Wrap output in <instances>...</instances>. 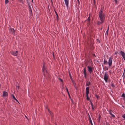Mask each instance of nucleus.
I'll use <instances>...</instances> for the list:
<instances>
[{"label": "nucleus", "mask_w": 125, "mask_h": 125, "mask_svg": "<svg viewBox=\"0 0 125 125\" xmlns=\"http://www.w3.org/2000/svg\"><path fill=\"white\" fill-rule=\"evenodd\" d=\"M103 11L104 8L102 9V7L101 10L99 12V17L100 20L101 21H102L104 22L105 15L104 13L103 14Z\"/></svg>", "instance_id": "obj_1"}, {"label": "nucleus", "mask_w": 125, "mask_h": 125, "mask_svg": "<svg viewBox=\"0 0 125 125\" xmlns=\"http://www.w3.org/2000/svg\"><path fill=\"white\" fill-rule=\"evenodd\" d=\"M112 63V60L111 57H110L108 62L105 59L104 60V64H107L108 63L109 65V68H110L111 66Z\"/></svg>", "instance_id": "obj_2"}, {"label": "nucleus", "mask_w": 125, "mask_h": 125, "mask_svg": "<svg viewBox=\"0 0 125 125\" xmlns=\"http://www.w3.org/2000/svg\"><path fill=\"white\" fill-rule=\"evenodd\" d=\"M27 0V2L28 3V5L29 6V13H30V16H32L33 14H32V10L31 9V7L30 5V2H29L28 1V0Z\"/></svg>", "instance_id": "obj_3"}, {"label": "nucleus", "mask_w": 125, "mask_h": 125, "mask_svg": "<svg viewBox=\"0 0 125 125\" xmlns=\"http://www.w3.org/2000/svg\"><path fill=\"white\" fill-rule=\"evenodd\" d=\"M45 63L44 62L42 68V73L44 76H45V71L46 72H47V70L46 69V68L45 66Z\"/></svg>", "instance_id": "obj_4"}, {"label": "nucleus", "mask_w": 125, "mask_h": 125, "mask_svg": "<svg viewBox=\"0 0 125 125\" xmlns=\"http://www.w3.org/2000/svg\"><path fill=\"white\" fill-rule=\"evenodd\" d=\"M108 74H107L106 72L105 73L104 77V79L106 83H107L108 82Z\"/></svg>", "instance_id": "obj_5"}, {"label": "nucleus", "mask_w": 125, "mask_h": 125, "mask_svg": "<svg viewBox=\"0 0 125 125\" xmlns=\"http://www.w3.org/2000/svg\"><path fill=\"white\" fill-rule=\"evenodd\" d=\"M88 68V71L90 73V74H91L93 72V70L94 68H92L91 67L88 66L87 67Z\"/></svg>", "instance_id": "obj_6"}, {"label": "nucleus", "mask_w": 125, "mask_h": 125, "mask_svg": "<svg viewBox=\"0 0 125 125\" xmlns=\"http://www.w3.org/2000/svg\"><path fill=\"white\" fill-rule=\"evenodd\" d=\"M120 54L123 57V58L124 60H125V53L123 51H121L120 52Z\"/></svg>", "instance_id": "obj_7"}, {"label": "nucleus", "mask_w": 125, "mask_h": 125, "mask_svg": "<svg viewBox=\"0 0 125 125\" xmlns=\"http://www.w3.org/2000/svg\"><path fill=\"white\" fill-rule=\"evenodd\" d=\"M83 73H84V77L86 79L87 78V75H86V67H85L84 69V71Z\"/></svg>", "instance_id": "obj_8"}, {"label": "nucleus", "mask_w": 125, "mask_h": 125, "mask_svg": "<svg viewBox=\"0 0 125 125\" xmlns=\"http://www.w3.org/2000/svg\"><path fill=\"white\" fill-rule=\"evenodd\" d=\"M2 96L3 97H6L8 96V94L7 92L3 91V93Z\"/></svg>", "instance_id": "obj_9"}, {"label": "nucleus", "mask_w": 125, "mask_h": 125, "mask_svg": "<svg viewBox=\"0 0 125 125\" xmlns=\"http://www.w3.org/2000/svg\"><path fill=\"white\" fill-rule=\"evenodd\" d=\"M18 51H12L11 52V53L14 56H16L18 54Z\"/></svg>", "instance_id": "obj_10"}, {"label": "nucleus", "mask_w": 125, "mask_h": 125, "mask_svg": "<svg viewBox=\"0 0 125 125\" xmlns=\"http://www.w3.org/2000/svg\"><path fill=\"white\" fill-rule=\"evenodd\" d=\"M86 96H88L89 93V87H87L86 88Z\"/></svg>", "instance_id": "obj_11"}, {"label": "nucleus", "mask_w": 125, "mask_h": 125, "mask_svg": "<svg viewBox=\"0 0 125 125\" xmlns=\"http://www.w3.org/2000/svg\"><path fill=\"white\" fill-rule=\"evenodd\" d=\"M112 111V110H110L109 111V114L111 115L114 118L115 117V116L114 115H113L111 113Z\"/></svg>", "instance_id": "obj_12"}, {"label": "nucleus", "mask_w": 125, "mask_h": 125, "mask_svg": "<svg viewBox=\"0 0 125 125\" xmlns=\"http://www.w3.org/2000/svg\"><path fill=\"white\" fill-rule=\"evenodd\" d=\"M65 4L66 5V6L67 8L68 7V0H64Z\"/></svg>", "instance_id": "obj_13"}, {"label": "nucleus", "mask_w": 125, "mask_h": 125, "mask_svg": "<svg viewBox=\"0 0 125 125\" xmlns=\"http://www.w3.org/2000/svg\"><path fill=\"white\" fill-rule=\"evenodd\" d=\"M10 30L11 31V33L12 34L14 35V34L15 30L13 28L10 29Z\"/></svg>", "instance_id": "obj_14"}, {"label": "nucleus", "mask_w": 125, "mask_h": 125, "mask_svg": "<svg viewBox=\"0 0 125 125\" xmlns=\"http://www.w3.org/2000/svg\"><path fill=\"white\" fill-rule=\"evenodd\" d=\"M91 83L89 81L88 82V81H87L86 83V86H89V85H91Z\"/></svg>", "instance_id": "obj_15"}, {"label": "nucleus", "mask_w": 125, "mask_h": 125, "mask_svg": "<svg viewBox=\"0 0 125 125\" xmlns=\"http://www.w3.org/2000/svg\"><path fill=\"white\" fill-rule=\"evenodd\" d=\"M104 22L102 21H98L97 23V24L98 25H100L101 24H102Z\"/></svg>", "instance_id": "obj_16"}, {"label": "nucleus", "mask_w": 125, "mask_h": 125, "mask_svg": "<svg viewBox=\"0 0 125 125\" xmlns=\"http://www.w3.org/2000/svg\"><path fill=\"white\" fill-rule=\"evenodd\" d=\"M87 21L89 22L88 24L90 25V16L88 17V19L87 20Z\"/></svg>", "instance_id": "obj_17"}, {"label": "nucleus", "mask_w": 125, "mask_h": 125, "mask_svg": "<svg viewBox=\"0 0 125 125\" xmlns=\"http://www.w3.org/2000/svg\"><path fill=\"white\" fill-rule=\"evenodd\" d=\"M54 11H55V12L56 14V16H57L56 18L57 19V21H58V17H59L58 15L57 12H56V10H54Z\"/></svg>", "instance_id": "obj_18"}, {"label": "nucleus", "mask_w": 125, "mask_h": 125, "mask_svg": "<svg viewBox=\"0 0 125 125\" xmlns=\"http://www.w3.org/2000/svg\"><path fill=\"white\" fill-rule=\"evenodd\" d=\"M121 97H123V100H125V94L124 93H123L122 94Z\"/></svg>", "instance_id": "obj_19"}, {"label": "nucleus", "mask_w": 125, "mask_h": 125, "mask_svg": "<svg viewBox=\"0 0 125 125\" xmlns=\"http://www.w3.org/2000/svg\"><path fill=\"white\" fill-rule=\"evenodd\" d=\"M111 86L113 87V88H114L115 87V85H114L113 83V81H112L111 82Z\"/></svg>", "instance_id": "obj_20"}, {"label": "nucleus", "mask_w": 125, "mask_h": 125, "mask_svg": "<svg viewBox=\"0 0 125 125\" xmlns=\"http://www.w3.org/2000/svg\"><path fill=\"white\" fill-rule=\"evenodd\" d=\"M12 98H13L17 102L19 103V102L15 98V97L14 96V95H13L12 94Z\"/></svg>", "instance_id": "obj_21"}, {"label": "nucleus", "mask_w": 125, "mask_h": 125, "mask_svg": "<svg viewBox=\"0 0 125 125\" xmlns=\"http://www.w3.org/2000/svg\"><path fill=\"white\" fill-rule=\"evenodd\" d=\"M69 75L70 76V79H71L72 78L71 75L70 73V71H69Z\"/></svg>", "instance_id": "obj_22"}, {"label": "nucleus", "mask_w": 125, "mask_h": 125, "mask_svg": "<svg viewBox=\"0 0 125 125\" xmlns=\"http://www.w3.org/2000/svg\"><path fill=\"white\" fill-rule=\"evenodd\" d=\"M9 2L8 0H5V4H7Z\"/></svg>", "instance_id": "obj_23"}, {"label": "nucleus", "mask_w": 125, "mask_h": 125, "mask_svg": "<svg viewBox=\"0 0 125 125\" xmlns=\"http://www.w3.org/2000/svg\"><path fill=\"white\" fill-rule=\"evenodd\" d=\"M86 96V97H87V98H86V99H87L88 100V101H91L90 100V98H89V97H88V95L87 96Z\"/></svg>", "instance_id": "obj_24"}, {"label": "nucleus", "mask_w": 125, "mask_h": 125, "mask_svg": "<svg viewBox=\"0 0 125 125\" xmlns=\"http://www.w3.org/2000/svg\"><path fill=\"white\" fill-rule=\"evenodd\" d=\"M95 96L97 98V99H98V98H99V95H97L96 94L95 95Z\"/></svg>", "instance_id": "obj_25"}, {"label": "nucleus", "mask_w": 125, "mask_h": 125, "mask_svg": "<svg viewBox=\"0 0 125 125\" xmlns=\"http://www.w3.org/2000/svg\"><path fill=\"white\" fill-rule=\"evenodd\" d=\"M58 79H59V80H60V81L62 82L63 83V80L62 79H61V78H58Z\"/></svg>", "instance_id": "obj_26"}, {"label": "nucleus", "mask_w": 125, "mask_h": 125, "mask_svg": "<svg viewBox=\"0 0 125 125\" xmlns=\"http://www.w3.org/2000/svg\"><path fill=\"white\" fill-rule=\"evenodd\" d=\"M73 86H74V87L76 86V84L75 82L73 83Z\"/></svg>", "instance_id": "obj_27"}, {"label": "nucleus", "mask_w": 125, "mask_h": 125, "mask_svg": "<svg viewBox=\"0 0 125 125\" xmlns=\"http://www.w3.org/2000/svg\"><path fill=\"white\" fill-rule=\"evenodd\" d=\"M88 115H89V121H91L92 120L91 119V118L89 114H88Z\"/></svg>", "instance_id": "obj_28"}, {"label": "nucleus", "mask_w": 125, "mask_h": 125, "mask_svg": "<svg viewBox=\"0 0 125 125\" xmlns=\"http://www.w3.org/2000/svg\"><path fill=\"white\" fill-rule=\"evenodd\" d=\"M71 79L72 82H73V83L75 82V81H74L73 80V78Z\"/></svg>", "instance_id": "obj_29"}, {"label": "nucleus", "mask_w": 125, "mask_h": 125, "mask_svg": "<svg viewBox=\"0 0 125 125\" xmlns=\"http://www.w3.org/2000/svg\"><path fill=\"white\" fill-rule=\"evenodd\" d=\"M101 118V116L100 115H99V118H98V120H99L100 121V119Z\"/></svg>", "instance_id": "obj_30"}, {"label": "nucleus", "mask_w": 125, "mask_h": 125, "mask_svg": "<svg viewBox=\"0 0 125 125\" xmlns=\"http://www.w3.org/2000/svg\"><path fill=\"white\" fill-rule=\"evenodd\" d=\"M68 95H69V97L70 99H71V96H70V94H69V93H68Z\"/></svg>", "instance_id": "obj_31"}, {"label": "nucleus", "mask_w": 125, "mask_h": 125, "mask_svg": "<svg viewBox=\"0 0 125 125\" xmlns=\"http://www.w3.org/2000/svg\"><path fill=\"white\" fill-rule=\"evenodd\" d=\"M122 117L123 118L125 119V114H124V115H123Z\"/></svg>", "instance_id": "obj_32"}, {"label": "nucleus", "mask_w": 125, "mask_h": 125, "mask_svg": "<svg viewBox=\"0 0 125 125\" xmlns=\"http://www.w3.org/2000/svg\"><path fill=\"white\" fill-rule=\"evenodd\" d=\"M90 102L91 104V106H93L94 105L93 103H92V102H91V101H90Z\"/></svg>", "instance_id": "obj_33"}, {"label": "nucleus", "mask_w": 125, "mask_h": 125, "mask_svg": "<svg viewBox=\"0 0 125 125\" xmlns=\"http://www.w3.org/2000/svg\"><path fill=\"white\" fill-rule=\"evenodd\" d=\"M89 121L91 125H93L92 123V121L91 120V121Z\"/></svg>", "instance_id": "obj_34"}, {"label": "nucleus", "mask_w": 125, "mask_h": 125, "mask_svg": "<svg viewBox=\"0 0 125 125\" xmlns=\"http://www.w3.org/2000/svg\"><path fill=\"white\" fill-rule=\"evenodd\" d=\"M97 41L99 42V43H100V40L98 39H97Z\"/></svg>", "instance_id": "obj_35"}, {"label": "nucleus", "mask_w": 125, "mask_h": 125, "mask_svg": "<svg viewBox=\"0 0 125 125\" xmlns=\"http://www.w3.org/2000/svg\"><path fill=\"white\" fill-rule=\"evenodd\" d=\"M92 110H94V105H93V106H92Z\"/></svg>", "instance_id": "obj_36"}, {"label": "nucleus", "mask_w": 125, "mask_h": 125, "mask_svg": "<svg viewBox=\"0 0 125 125\" xmlns=\"http://www.w3.org/2000/svg\"><path fill=\"white\" fill-rule=\"evenodd\" d=\"M66 87V91H67V92L68 93H69V92L68 91V88H67Z\"/></svg>", "instance_id": "obj_37"}, {"label": "nucleus", "mask_w": 125, "mask_h": 125, "mask_svg": "<svg viewBox=\"0 0 125 125\" xmlns=\"http://www.w3.org/2000/svg\"><path fill=\"white\" fill-rule=\"evenodd\" d=\"M108 30H107L106 31V35H107V36H108Z\"/></svg>", "instance_id": "obj_38"}, {"label": "nucleus", "mask_w": 125, "mask_h": 125, "mask_svg": "<svg viewBox=\"0 0 125 125\" xmlns=\"http://www.w3.org/2000/svg\"><path fill=\"white\" fill-rule=\"evenodd\" d=\"M93 2H94V5L95 6V5H96V4H95L96 1H93Z\"/></svg>", "instance_id": "obj_39"}, {"label": "nucleus", "mask_w": 125, "mask_h": 125, "mask_svg": "<svg viewBox=\"0 0 125 125\" xmlns=\"http://www.w3.org/2000/svg\"><path fill=\"white\" fill-rule=\"evenodd\" d=\"M118 52L117 51H115V54H117V53H118Z\"/></svg>", "instance_id": "obj_40"}, {"label": "nucleus", "mask_w": 125, "mask_h": 125, "mask_svg": "<svg viewBox=\"0 0 125 125\" xmlns=\"http://www.w3.org/2000/svg\"><path fill=\"white\" fill-rule=\"evenodd\" d=\"M71 101L72 102V103L73 104V100L72 99V98H71Z\"/></svg>", "instance_id": "obj_41"}, {"label": "nucleus", "mask_w": 125, "mask_h": 125, "mask_svg": "<svg viewBox=\"0 0 125 125\" xmlns=\"http://www.w3.org/2000/svg\"><path fill=\"white\" fill-rule=\"evenodd\" d=\"M109 26L108 25V28H107V30H109Z\"/></svg>", "instance_id": "obj_42"}, {"label": "nucleus", "mask_w": 125, "mask_h": 125, "mask_svg": "<svg viewBox=\"0 0 125 125\" xmlns=\"http://www.w3.org/2000/svg\"><path fill=\"white\" fill-rule=\"evenodd\" d=\"M105 68L106 70H108V68L107 67H105Z\"/></svg>", "instance_id": "obj_43"}, {"label": "nucleus", "mask_w": 125, "mask_h": 125, "mask_svg": "<svg viewBox=\"0 0 125 125\" xmlns=\"http://www.w3.org/2000/svg\"><path fill=\"white\" fill-rule=\"evenodd\" d=\"M115 2L116 3H117V0H115Z\"/></svg>", "instance_id": "obj_44"}, {"label": "nucleus", "mask_w": 125, "mask_h": 125, "mask_svg": "<svg viewBox=\"0 0 125 125\" xmlns=\"http://www.w3.org/2000/svg\"><path fill=\"white\" fill-rule=\"evenodd\" d=\"M77 0V1L78 2L79 4H80V1H79V0Z\"/></svg>", "instance_id": "obj_45"}, {"label": "nucleus", "mask_w": 125, "mask_h": 125, "mask_svg": "<svg viewBox=\"0 0 125 125\" xmlns=\"http://www.w3.org/2000/svg\"><path fill=\"white\" fill-rule=\"evenodd\" d=\"M75 88L76 90L77 89V86H76L75 87H74Z\"/></svg>", "instance_id": "obj_46"}, {"label": "nucleus", "mask_w": 125, "mask_h": 125, "mask_svg": "<svg viewBox=\"0 0 125 125\" xmlns=\"http://www.w3.org/2000/svg\"><path fill=\"white\" fill-rule=\"evenodd\" d=\"M122 107L124 108H125V106H123V105H122Z\"/></svg>", "instance_id": "obj_47"}, {"label": "nucleus", "mask_w": 125, "mask_h": 125, "mask_svg": "<svg viewBox=\"0 0 125 125\" xmlns=\"http://www.w3.org/2000/svg\"><path fill=\"white\" fill-rule=\"evenodd\" d=\"M52 54H53V57L54 58V53H53V52H52Z\"/></svg>", "instance_id": "obj_48"}, {"label": "nucleus", "mask_w": 125, "mask_h": 125, "mask_svg": "<svg viewBox=\"0 0 125 125\" xmlns=\"http://www.w3.org/2000/svg\"><path fill=\"white\" fill-rule=\"evenodd\" d=\"M17 87L18 88V89H19V88H20V86H17Z\"/></svg>", "instance_id": "obj_49"}, {"label": "nucleus", "mask_w": 125, "mask_h": 125, "mask_svg": "<svg viewBox=\"0 0 125 125\" xmlns=\"http://www.w3.org/2000/svg\"><path fill=\"white\" fill-rule=\"evenodd\" d=\"M93 56H95V57H96V56H95V55L94 54H93Z\"/></svg>", "instance_id": "obj_50"}, {"label": "nucleus", "mask_w": 125, "mask_h": 125, "mask_svg": "<svg viewBox=\"0 0 125 125\" xmlns=\"http://www.w3.org/2000/svg\"><path fill=\"white\" fill-rule=\"evenodd\" d=\"M46 108L47 109H47H48V107H47V106H46ZM48 112H49L50 111L48 109Z\"/></svg>", "instance_id": "obj_51"}, {"label": "nucleus", "mask_w": 125, "mask_h": 125, "mask_svg": "<svg viewBox=\"0 0 125 125\" xmlns=\"http://www.w3.org/2000/svg\"><path fill=\"white\" fill-rule=\"evenodd\" d=\"M22 0H20V2H21V1Z\"/></svg>", "instance_id": "obj_52"}, {"label": "nucleus", "mask_w": 125, "mask_h": 125, "mask_svg": "<svg viewBox=\"0 0 125 125\" xmlns=\"http://www.w3.org/2000/svg\"><path fill=\"white\" fill-rule=\"evenodd\" d=\"M107 123V124H106V125H109V124L108 123Z\"/></svg>", "instance_id": "obj_53"}, {"label": "nucleus", "mask_w": 125, "mask_h": 125, "mask_svg": "<svg viewBox=\"0 0 125 125\" xmlns=\"http://www.w3.org/2000/svg\"><path fill=\"white\" fill-rule=\"evenodd\" d=\"M101 65H102V67H103V64H101Z\"/></svg>", "instance_id": "obj_54"}, {"label": "nucleus", "mask_w": 125, "mask_h": 125, "mask_svg": "<svg viewBox=\"0 0 125 125\" xmlns=\"http://www.w3.org/2000/svg\"><path fill=\"white\" fill-rule=\"evenodd\" d=\"M124 73H123V76L124 75Z\"/></svg>", "instance_id": "obj_55"}, {"label": "nucleus", "mask_w": 125, "mask_h": 125, "mask_svg": "<svg viewBox=\"0 0 125 125\" xmlns=\"http://www.w3.org/2000/svg\"><path fill=\"white\" fill-rule=\"evenodd\" d=\"M123 76H124V77H123L124 78L125 77V75H124Z\"/></svg>", "instance_id": "obj_56"}, {"label": "nucleus", "mask_w": 125, "mask_h": 125, "mask_svg": "<svg viewBox=\"0 0 125 125\" xmlns=\"http://www.w3.org/2000/svg\"><path fill=\"white\" fill-rule=\"evenodd\" d=\"M102 28H101V30H102Z\"/></svg>", "instance_id": "obj_57"}, {"label": "nucleus", "mask_w": 125, "mask_h": 125, "mask_svg": "<svg viewBox=\"0 0 125 125\" xmlns=\"http://www.w3.org/2000/svg\"><path fill=\"white\" fill-rule=\"evenodd\" d=\"M93 1H95V0H93Z\"/></svg>", "instance_id": "obj_58"}, {"label": "nucleus", "mask_w": 125, "mask_h": 125, "mask_svg": "<svg viewBox=\"0 0 125 125\" xmlns=\"http://www.w3.org/2000/svg\"><path fill=\"white\" fill-rule=\"evenodd\" d=\"M32 2H33V0H32Z\"/></svg>", "instance_id": "obj_59"}, {"label": "nucleus", "mask_w": 125, "mask_h": 125, "mask_svg": "<svg viewBox=\"0 0 125 125\" xmlns=\"http://www.w3.org/2000/svg\"><path fill=\"white\" fill-rule=\"evenodd\" d=\"M51 2H52V0H51Z\"/></svg>", "instance_id": "obj_60"}, {"label": "nucleus", "mask_w": 125, "mask_h": 125, "mask_svg": "<svg viewBox=\"0 0 125 125\" xmlns=\"http://www.w3.org/2000/svg\"><path fill=\"white\" fill-rule=\"evenodd\" d=\"M32 6V8L33 9V7H32V6Z\"/></svg>", "instance_id": "obj_61"}, {"label": "nucleus", "mask_w": 125, "mask_h": 125, "mask_svg": "<svg viewBox=\"0 0 125 125\" xmlns=\"http://www.w3.org/2000/svg\"><path fill=\"white\" fill-rule=\"evenodd\" d=\"M105 34V36H106V34Z\"/></svg>", "instance_id": "obj_62"}, {"label": "nucleus", "mask_w": 125, "mask_h": 125, "mask_svg": "<svg viewBox=\"0 0 125 125\" xmlns=\"http://www.w3.org/2000/svg\"><path fill=\"white\" fill-rule=\"evenodd\" d=\"M110 81V80H109V82Z\"/></svg>", "instance_id": "obj_63"}, {"label": "nucleus", "mask_w": 125, "mask_h": 125, "mask_svg": "<svg viewBox=\"0 0 125 125\" xmlns=\"http://www.w3.org/2000/svg\"><path fill=\"white\" fill-rule=\"evenodd\" d=\"M22 3L23 4V2H22Z\"/></svg>", "instance_id": "obj_64"}]
</instances>
